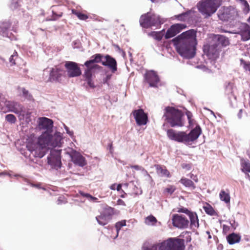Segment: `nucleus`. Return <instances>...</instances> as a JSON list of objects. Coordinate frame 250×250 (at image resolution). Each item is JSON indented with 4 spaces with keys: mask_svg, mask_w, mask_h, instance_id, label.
Returning <instances> with one entry per match:
<instances>
[{
    "mask_svg": "<svg viewBox=\"0 0 250 250\" xmlns=\"http://www.w3.org/2000/svg\"><path fill=\"white\" fill-rule=\"evenodd\" d=\"M228 9L224 8L219 10L218 16L220 20L222 21H227L229 18V14L227 13Z\"/></svg>",
    "mask_w": 250,
    "mask_h": 250,
    "instance_id": "nucleus-30",
    "label": "nucleus"
},
{
    "mask_svg": "<svg viewBox=\"0 0 250 250\" xmlns=\"http://www.w3.org/2000/svg\"><path fill=\"white\" fill-rule=\"evenodd\" d=\"M176 35V33L174 32L171 26H170V27L167 30L165 37L166 39H168L175 36Z\"/></svg>",
    "mask_w": 250,
    "mask_h": 250,
    "instance_id": "nucleus-39",
    "label": "nucleus"
},
{
    "mask_svg": "<svg viewBox=\"0 0 250 250\" xmlns=\"http://www.w3.org/2000/svg\"><path fill=\"white\" fill-rule=\"evenodd\" d=\"M175 188L173 186H169L165 189V191L167 193L171 194L175 190Z\"/></svg>",
    "mask_w": 250,
    "mask_h": 250,
    "instance_id": "nucleus-45",
    "label": "nucleus"
},
{
    "mask_svg": "<svg viewBox=\"0 0 250 250\" xmlns=\"http://www.w3.org/2000/svg\"><path fill=\"white\" fill-rule=\"evenodd\" d=\"M61 151V149H51L47 157L48 164L54 167H60L62 165Z\"/></svg>",
    "mask_w": 250,
    "mask_h": 250,
    "instance_id": "nucleus-8",
    "label": "nucleus"
},
{
    "mask_svg": "<svg viewBox=\"0 0 250 250\" xmlns=\"http://www.w3.org/2000/svg\"><path fill=\"white\" fill-rule=\"evenodd\" d=\"M129 167L135 169L136 170H141L142 169V167L138 165H130Z\"/></svg>",
    "mask_w": 250,
    "mask_h": 250,
    "instance_id": "nucleus-52",
    "label": "nucleus"
},
{
    "mask_svg": "<svg viewBox=\"0 0 250 250\" xmlns=\"http://www.w3.org/2000/svg\"><path fill=\"white\" fill-rule=\"evenodd\" d=\"M96 219L98 222V223L100 225L102 226H104L106 225L110 220L109 218H108L107 217L105 216L104 214H103L102 213H101L100 215L97 216L96 217Z\"/></svg>",
    "mask_w": 250,
    "mask_h": 250,
    "instance_id": "nucleus-28",
    "label": "nucleus"
},
{
    "mask_svg": "<svg viewBox=\"0 0 250 250\" xmlns=\"http://www.w3.org/2000/svg\"><path fill=\"white\" fill-rule=\"evenodd\" d=\"M221 0H202L197 4L198 11L206 18L212 16L221 5Z\"/></svg>",
    "mask_w": 250,
    "mask_h": 250,
    "instance_id": "nucleus-5",
    "label": "nucleus"
},
{
    "mask_svg": "<svg viewBox=\"0 0 250 250\" xmlns=\"http://www.w3.org/2000/svg\"><path fill=\"white\" fill-rule=\"evenodd\" d=\"M116 184H113V185H112L111 186L110 188H111V189H112V190H115V189H116Z\"/></svg>",
    "mask_w": 250,
    "mask_h": 250,
    "instance_id": "nucleus-58",
    "label": "nucleus"
},
{
    "mask_svg": "<svg viewBox=\"0 0 250 250\" xmlns=\"http://www.w3.org/2000/svg\"><path fill=\"white\" fill-rule=\"evenodd\" d=\"M151 0L152 2H154L155 1V0Z\"/></svg>",
    "mask_w": 250,
    "mask_h": 250,
    "instance_id": "nucleus-62",
    "label": "nucleus"
},
{
    "mask_svg": "<svg viewBox=\"0 0 250 250\" xmlns=\"http://www.w3.org/2000/svg\"><path fill=\"white\" fill-rule=\"evenodd\" d=\"M11 23L9 21L0 22V34L5 33L11 27Z\"/></svg>",
    "mask_w": 250,
    "mask_h": 250,
    "instance_id": "nucleus-29",
    "label": "nucleus"
},
{
    "mask_svg": "<svg viewBox=\"0 0 250 250\" xmlns=\"http://www.w3.org/2000/svg\"><path fill=\"white\" fill-rule=\"evenodd\" d=\"M86 197L90 196V195L89 194H86Z\"/></svg>",
    "mask_w": 250,
    "mask_h": 250,
    "instance_id": "nucleus-61",
    "label": "nucleus"
},
{
    "mask_svg": "<svg viewBox=\"0 0 250 250\" xmlns=\"http://www.w3.org/2000/svg\"><path fill=\"white\" fill-rule=\"evenodd\" d=\"M105 61L102 62V64L105 66H107L112 71L115 73L117 70V63L116 60L111 57L109 55L104 56Z\"/></svg>",
    "mask_w": 250,
    "mask_h": 250,
    "instance_id": "nucleus-19",
    "label": "nucleus"
},
{
    "mask_svg": "<svg viewBox=\"0 0 250 250\" xmlns=\"http://www.w3.org/2000/svg\"><path fill=\"white\" fill-rule=\"evenodd\" d=\"M104 57L101 54H96L91 57L92 59L86 61L84 65L86 68L84 70L83 77L84 81L87 82L88 86L91 88H95V85L93 81V76L95 74L96 69H100L101 66L95 63L101 62L103 61V59Z\"/></svg>",
    "mask_w": 250,
    "mask_h": 250,
    "instance_id": "nucleus-3",
    "label": "nucleus"
},
{
    "mask_svg": "<svg viewBox=\"0 0 250 250\" xmlns=\"http://www.w3.org/2000/svg\"><path fill=\"white\" fill-rule=\"evenodd\" d=\"M195 121L193 119H191L190 121H188L189 125L190 126H192L194 125Z\"/></svg>",
    "mask_w": 250,
    "mask_h": 250,
    "instance_id": "nucleus-53",
    "label": "nucleus"
},
{
    "mask_svg": "<svg viewBox=\"0 0 250 250\" xmlns=\"http://www.w3.org/2000/svg\"><path fill=\"white\" fill-rule=\"evenodd\" d=\"M177 211L179 213H184L187 215L190 219V225L191 228H198L199 226V220L197 213L188 210L187 208L181 207L177 208Z\"/></svg>",
    "mask_w": 250,
    "mask_h": 250,
    "instance_id": "nucleus-13",
    "label": "nucleus"
},
{
    "mask_svg": "<svg viewBox=\"0 0 250 250\" xmlns=\"http://www.w3.org/2000/svg\"><path fill=\"white\" fill-rule=\"evenodd\" d=\"M179 182L186 188H189L191 190H194L196 188L195 185L191 179L185 177H182L180 180Z\"/></svg>",
    "mask_w": 250,
    "mask_h": 250,
    "instance_id": "nucleus-25",
    "label": "nucleus"
},
{
    "mask_svg": "<svg viewBox=\"0 0 250 250\" xmlns=\"http://www.w3.org/2000/svg\"><path fill=\"white\" fill-rule=\"evenodd\" d=\"M163 23L160 16L147 13L142 15L140 19V25L144 28H148L152 26H158Z\"/></svg>",
    "mask_w": 250,
    "mask_h": 250,
    "instance_id": "nucleus-6",
    "label": "nucleus"
},
{
    "mask_svg": "<svg viewBox=\"0 0 250 250\" xmlns=\"http://www.w3.org/2000/svg\"><path fill=\"white\" fill-rule=\"evenodd\" d=\"M184 240L170 238L161 243L159 250H184Z\"/></svg>",
    "mask_w": 250,
    "mask_h": 250,
    "instance_id": "nucleus-7",
    "label": "nucleus"
},
{
    "mask_svg": "<svg viewBox=\"0 0 250 250\" xmlns=\"http://www.w3.org/2000/svg\"><path fill=\"white\" fill-rule=\"evenodd\" d=\"M5 120L10 124H15L17 121L16 117L13 114L6 115Z\"/></svg>",
    "mask_w": 250,
    "mask_h": 250,
    "instance_id": "nucleus-40",
    "label": "nucleus"
},
{
    "mask_svg": "<svg viewBox=\"0 0 250 250\" xmlns=\"http://www.w3.org/2000/svg\"><path fill=\"white\" fill-rule=\"evenodd\" d=\"M20 0H15L14 1H12L11 3V7L13 9H16L18 8L21 6V4L19 3Z\"/></svg>",
    "mask_w": 250,
    "mask_h": 250,
    "instance_id": "nucleus-44",
    "label": "nucleus"
},
{
    "mask_svg": "<svg viewBox=\"0 0 250 250\" xmlns=\"http://www.w3.org/2000/svg\"><path fill=\"white\" fill-rule=\"evenodd\" d=\"M186 114L187 116V118H188V121H190V120L191 119H192L193 115L191 112H190L189 111H187L186 112Z\"/></svg>",
    "mask_w": 250,
    "mask_h": 250,
    "instance_id": "nucleus-51",
    "label": "nucleus"
},
{
    "mask_svg": "<svg viewBox=\"0 0 250 250\" xmlns=\"http://www.w3.org/2000/svg\"><path fill=\"white\" fill-rule=\"evenodd\" d=\"M12 111H13L14 113H18V112H17V111H16L14 110H13Z\"/></svg>",
    "mask_w": 250,
    "mask_h": 250,
    "instance_id": "nucleus-60",
    "label": "nucleus"
},
{
    "mask_svg": "<svg viewBox=\"0 0 250 250\" xmlns=\"http://www.w3.org/2000/svg\"><path fill=\"white\" fill-rule=\"evenodd\" d=\"M151 35L155 40L158 41H161L163 37V34L161 32H153Z\"/></svg>",
    "mask_w": 250,
    "mask_h": 250,
    "instance_id": "nucleus-41",
    "label": "nucleus"
},
{
    "mask_svg": "<svg viewBox=\"0 0 250 250\" xmlns=\"http://www.w3.org/2000/svg\"><path fill=\"white\" fill-rule=\"evenodd\" d=\"M212 42L220 47L221 49L223 47H226L229 44V39L225 36L221 35H215L212 39Z\"/></svg>",
    "mask_w": 250,
    "mask_h": 250,
    "instance_id": "nucleus-21",
    "label": "nucleus"
},
{
    "mask_svg": "<svg viewBox=\"0 0 250 250\" xmlns=\"http://www.w3.org/2000/svg\"><path fill=\"white\" fill-rule=\"evenodd\" d=\"M116 189H117L118 191H120L122 189V185L121 184H118L116 185Z\"/></svg>",
    "mask_w": 250,
    "mask_h": 250,
    "instance_id": "nucleus-54",
    "label": "nucleus"
},
{
    "mask_svg": "<svg viewBox=\"0 0 250 250\" xmlns=\"http://www.w3.org/2000/svg\"><path fill=\"white\" fill-rule=\"evenodd\" d=\"M114 208L110 207H107L104 209L102 213L111 219L112 216L114 214Z\"/></svg>",
    "mask_w": 250,
    "mask_h": 250,
    "instance_id": "nucleus-34",
    "label": "nucleus"
},
{
    "mask_svg": "<svg viewBox=\"0 0 250 250\" xmlns=\"http://www.w3.org/2000/svg\"><path fill=\"white\" fill-rule=\"evenodd\" d=\"M241 170L246 173L249 179H250V161L248 160H245L243 158L241 159Z\"/></svg>",
    "mask_w": 250,
    "mask_h": 250,
    "instance_id": "nucleus-22",
    "label": "nucleus"
},
{
    "mask_svg": "<svg viewBox=\"0 0 250 250\" xmlns=\"http://www.w3.org/2000/svg\"><path fill=\"white\" fill-rule=\"evenodd\" d=\"M67 76L69 78L80 76L82 74L81 70L78 63L74 62H66L65 65Z\"/></svg>",
    "mask_w": 250,
    "mask_h": 250,
    "instance_id": "nucleus-11",
    "label": "nucleus"
},
{
    "mask_svg": "<svg viewBox=\"0 0 250 250\" xmlns=\"http://www.w3.org/2000/svg\"><path fill=\"white\" fill-rule=\"evenodd\" d=\"M192 164L191 163H183L181 165V167L183 169H185L187 170H189L191 169L192 167Z\"/></svg>",
    "mask_w": 250,
    "mask_h": 250,
    "instance_id": "nucleus-46",
    "label": "nucleus"
},
{
    "mask_svg": "<svg viewBox=\"0 0 250 250\" xmlns=\"http://www.w3.org/2000/svg\"><path fill=\"white\" fill-rule=\"evenodd\" d=\"M227 239L229 244L232 245L239 242L241 240V236L239 234L232 233L227 236Z\"/></svg>",
    "mask_w": 250,
    "mask_h": 250,
    "instance_id": "nucleus-27",
    "label": "nucleus"
},
{
    "mask_svg": "<svg viewBox=\"0 0 250 250\" xmlns=\"http://www.w3.org/2000/svg\"><path fill=\"white\" fill-rule=\"evenodd\" d=\"M183 112L174 107L167 106L165 109L164 117L172 127H182L184 125Z\"/></svg>",
    "mask_w": 250,
    "mask_h": 250,
    "instance_id": "nucleus-4",
    "label": "nucleus"
},
{
    "mask_svg": "<svg viewBox=\"0 0 250 250\" xmlns=\"http://www.w3.org/2000/svg\"><path fill=\"white\" fill-rule=\"evenodd\" d=\"M64 71L63 69L55 66L52 68L49 74V80L50 82H57L61 83L62 77L63 75Z\"/></svg>",
    "mask_w": 250,
    "mask_h": 250,
    "instance_id": "nucleus-17",
    "label": "nucleus"
},
{
    "mask_svg": "<svg viewBox=\"0 0 250 250\" xmlns=\"http://www.w3.org/2000/svg\"><path fill=\"white\" fill-rule=\"evenodd\" d=\"M157 219L152 215H150L145 218V222L147 225H155L157 223Z\"/></svg>",
    "mask_w": 250,
    "mask_h": 250,
    "instance_id": "nucleus-32",
    "label": "nucleus"
},
{
    "mask_svg": "<svg viewBox=\"0 0 250 250\" xmlns=\"http://www.w3.org/2000/svg\"><path fill=\"white\" fill-rule=\"evenodd\" d=\"M189 13L190 12H184L182 14L176 15L175 17L178 20L184 21L188 18V15Z\"/></svg>",
    "mask_w": 250,
    "mask_h": 250,
    "instance_id": "nucleus-36",
    "label": "nucleus"
},
{
    "mask_svg": "<svg viewBox=\"0 0 250 250\" xmlns=\"http://www.w3.org/2000/svg\"><path fill=\"white\" fill-rule=\"evenodd\" d=\"M219 197L221 201L224 202L226 204L230 203V197L229 192L228 189L225 191L223 189L221 190L219 193Z\"/></svg>",
    "mask_w": 250,
    "mask_h": 250,
    "instance_id": "nucleus-26",
    "label": "nucleus"
},
{
    "mask_svg": "<svg viewBox=\"0 0 250 250\" xmlns=\"http://www.w3.org/2000/svg\"><path fill=\"white\" fill-rule=\"evenodd\" d=\"M201 133L202 129L199 125H196L188 133L186 131L176 132L173 129H169L167 131V136L169 139L187 145L196 141Z\"/></svg>",
    "mask_w": 250,
    "mask_h": 250,
    "instance_id": "nucleus-2",
    "label": "nucleus"
},
{
    "mask_svg": "<svg viewBox=\"0 0 250 250\" xmlns=\"http://www.w3.org/2000/svg\"><path fill=\"white\" fill-rule=\"evenodd\" d=\"M108 146L109 147V150H110V152H111L113 150L112 143H110L108 145Z\"/></svg>",
    "mask_w": 250,
    "mask_h": 250,
    "instance_id": "nucleus-57",
    "label": "nucleus"
},
{
    "mask_svg": "<svg viewBox=\"0 0 250 250\" xmlns=\"http://www.w3.org/2000/svg\"><path fill=\"white\" fill-rule=\"evenodd\" d=\"M221 50V47L212 41L210 45H206L204 46V52L209 58L212 59L218 58Z\"/></svg>",
    "mask_w": 250,
    "mask_h": 250,
    "instance_id": "nucleus-10",
    "label": "nucleus"
},
{
    "mask_svg": "<svg viewBox=\"0 0 250 250\" xmlns=\"http://www.w3.org/2000/svg\"><path fill=\"white\" fill-rule=\"evenodd\" d=\"M26 146L28 150H29L36 157L42 158L46 154V147L38 143L28 142Z\"/></svg>",
    "mask_w": 250,
    "mask_h": 250,
    "instance_id": "nucleus-9",
    "label": "nucleus"
},
{
    "mask_svg": "<svg viewBox=\"0 0 250 250\" xmlns=\"http://www.w3.org/2000/svg\"><path fill=\"white\" fill-rule=\"evenodd\" d=\"M12 1H14L15 0H11Z\"/></svg>",
    "mask_w": 250,
    "mask_h": 250,
    "instance_id": "nucleus-63",
    "label": "nucleus"
},
{
    "mask_svg": "<svg viewBox=\"0 0 250 250\" xmlns=\"http://www.w3.org/2000/svg\"><path fill=\"white\" fill-rule=\"evenodd\" d=\"M145 82L147 83L150 87H157L160 79L156 72L153 70L147 71L145 75Z\"/></svg>",
    "mask_w": 250,
    "mask_h": 250,
    "instance_id": "nucleus-14",
    "label": "nucleus"
},
{
    "mask_svg": "<svg viewBox=\"0 0 250 250\" xmlns=\"http://www.w3.org/2000/svg\"><path fill=\"white\" fill-rule=\"evenodd\" d=\"M244 2V5L245 6V11L247 12H248L250 11V6L247 0H242Z\"/></svg>",
    "mask_w": 250,
    "mask_h": 250,
    "instance_id": "nucleus-50",
    "label": "nucleus"
},
{
    "mask_svg": "<svg viewBox=\"0 0 250 250\" xmlns=\"http://www.w3.org/2000/svg\"><path fill=\"white\" fill-rule=\"evenodd\" d=\"M176 34L180 33L182 30L186 27L184 24L176 23L171 26Z\"/></svg>",
    "mask_w": 250,
    "mask_h": 250,
    "instance_id": "nucleus-33",
    "label": "nucleus"
},
{
    "mask_svg": "<svg viewBox=\"0 0 250 250\" xmlns=\"http://www.w3.org/2000/svg\"><path fill=\"white\" fill-rule=\"evenodd\" d=\"M173 225L179 229H186L188 227L189 221L183 214H174L172 215Z\"/></svg>",
    "mask_w": 250,
    "mask_h": 250,
    "instance_id": "nucleus-12",
    "label": "nucleus"
},
{
    "mask_svg": "<svg viewBox=\"0 0 250 250\" xmlns=\"http://www.w3.org/2000/svg\"><path fill=\"white\" fill-rule=\"evenodd\" d=\"M71 160L73 163L80 167H83L86 165L85 159L79 152L74 151L71 154Z\"/></svg>",
    "mask_w": 250,
    "mask_h": 250,
    "instance_id": "nucleus-20",
    "label": "nucleus"
},
{
    "mask_svg": "<svg viewBox=\"0 0 250 250\" xmlns=\"http://www.w3.org/2000/svg\"><path fill=\"white\" fill-rule=\"evenodd\" d=\"M72 13L76 15L81 20L85 21L88 18V15L75 9L72 10Z\"/></svg>",
    "mask_w": 250,
    "mask_h": 250,
    "instance_id": "nucleus-31",
    "label": "nucleus"
},
{
    "mask_svg": "<svg viewBox=\"0 0 250 250\" xmlns=\"http://www.w3.org/2000/svg\"><path fill=\"white\" fill-rule=\"evenodd\" d=\"M52 135L51 133L44 132L38 138V144L46 147L49 146H53L51 143Z\"/></svg>",
    "mask_w": 250,
    "mask_h": 250,
    "instance_id": "nucleus-18",
    "label": "nucleus"
},
{
    "mask_svg": "<svg viewBox=\"0 0 250 250\" xmlns=\"http://www.w3.org/2000/svg\"><path fill=\"white\" fill-rule=\"evenodd\" d=\"M126 225V221L125 220H122L121 221L118 222L116 223L115 228L116 229V230L117 233L119 231L122 227L125 226Z\"/></svg>",
    "mask_w": 250,
    "mask_h": 250,
    "instance_id": "nucleus-42",
    "label": "nucleus"
},
{
    "mask_svg": "<svg viewBox=\"0 0 250 250\" xmlns=\"http://www.w3.org/2000/svg\"><path fill=\"white\" fill-rule=\"evenodd\" d=\"M23 96L26 99L29 101L33 100V98L32 95L29 93V91L24 88H21Z\"/></svg>",
    "mask_w": 250,
    "mask_h": 250,
    "instance_id": "nucleus-38",
    "label": "nucleus"
},
{
    "mask_svg": "<svg viewBox=\"0 0 250 250\" xmlns=\"http://www.w3.org/2000/svg\"><path fill=\"white\" fill-rule=\"evenodd\" d=\"M188 176L191 179H192L196 183L198 182V178L197 175H194L193 173L191 172L189 174Z\"/></svg>",
    "mask_w": 250,
    "mask_h": 250,
    "instance_id": "nucleus-49",
    "label": "nucleus"
},
{
    "mask_svg": "<svg viewBox=\"0 0 250 250\" xmlns=\"http://www.w3.org/2000/svg\"><path fill=\"white\" fill-rule=\"evenodd\" d=\"M117 202L118 204L119 205H125V202L121 199H119Z\"/></svg>",
    "mask_w": 250,
    "mask_h": 250,
    "instance_id": "nucleus-55",
    "label": "nucleus"
},
{
    "mask_svg": "<svg viewBox=\"0 0 250 250\" xmlns=\"http://www.w3.org/2000/svg\"><path fill=\"white\" fill-rule=\"evenodd\" d=\"M53 122L52 120L46 117H40L38 119V128L44 132L51 133L52 131Z\"/></svg>",
    "mask_w": 250,
    "mask_h": 250,
    "instance_id": "nucleus-16",
    "label": "nucleus"
},
{
    "mask_svg": "<svg viewBox=\"0 0 250 250\" xmlns=\"http://www.w3.org/2000/svg\"><path fill=\"white\" fill-rule=\"evenodd\" d=\"M241 62L245 71H248L250 74V62L244 61L243 60H241Z\"/></svg>",
    "mask_w": 250,
    "mask_h": 250,
    "instance_id": "nucleus-43",
    "label": "nucleus"
},
{
    "mask_svg": "<svg viewBox=\"0 0 250 250\" xmlns=\"http://www.w3.org/2000/svg\"><path fill=\"white\" fill-rule=\"evenodd\" d=\"M62 13H61L60 14L58 15L57 16L58 18H60L62 16Z\"/></svg>",
    "mask_w": 250,
    "mask_h": 250,
    "instance_id": "nucleus-59",
    "label": "nucleus"
},
{
    "mask_svg": "<svg viewBox=\"0 0 250 250\" xmlns=\"http://www.w3.org/2000/svg\"><path fill=\"white\" fill-rule=\"evenodd\" d=\"M230 227L227 225H223V232L225 234H227L230 230Z\"/></svg>",
    "mask_w": 250,
    "mask_h": 250,
    "instance_id": "nucleus-47",
    "label": "nucleus"
},
{
    "mask_svg": "<svg viewBox=\"0 0 250 250\" xmlns=\"http://www.w3.org/2000/svg\"><path fill=\"white\" fill-rule=\"evenodd\" d=\"M203 208L206 213L210 215H214L215 213V211L213 208L208 204L204 206Z\"/></svg>",
    "mask_w": 250,
    "mask_h": 250,
    "instance_id": "nucleus-35",
    "label": "nucleus"
},
{
    "mask_svg": "<svg viewBox=\"0 0 250 250\" xmlns=\"http://www.w3.org/2000/svg\"><path fill=\"white\" fill-rule=\"evenodd\" d=\"M157 172L161 174V176L169 178L170 177V174L169 171L166 168V167L160 165H155L154 166Z\"/></svg>",
    "mask_w": 250,
    "mask_h": 250,
    "instance_id": "nucleus-24",
    "label": "nucleus"
},
{
    "mask_svg": "<svg viewBox=\"0 0 250 250\" xmlns=\"http://www.w3.org/2000/svg\"><path fill=\"white\" fill-rule=\"evenodd\" d=\"M242 40L247 41L250 39V25L244 24L243 28L241 30Z\"/></svg>",
    "mask_w": 250,
    "mask_h": 250,
    "instance_id": "nucleus-23",
    "label": "nucleus"
},
{
    "mask_svg": "<svg viewBox=\"0 0 250 250\" xmlns=\"http://www.w3.org/2000/svg\"><path fill=\"white\" fill-rule=\"evenodd\" d=\"M17 55V53L16 52H15L13 54H12L10 59H9V61L10 62V63L13 65V64H15L16 63H15V59H14V57H16Z\"/></svg>",
    "mask_w": 250,
    "mask_h": 250,
    "instance_id": "nucleus-48",
    "label": "nucleus"
},
{
    "mask_svg": "<svg viewBox=\"0 0 250 250\" xmlns=\"http://www.w3.org/2000/svg\"><path fill=\"white\" fill-rule=\"evenodd\" d=\"M132 114H133L136 124L138 125H145L147 124L148 121L147 115L144 112L142 109L134 110L133 111Z\"/></svg>",
    "mask_w": 250,
    "mask_h": 250,
    "instance_id": "nucleus-15",
    "label": "nucleus"
},
{
    "mask_svg": "<svg viewBox=\"0 0 250 250\" xmlns=\"http://www.w3.org/2000/svg\"><path fill=\"white\" fill-rule=\"evenodd\" d=\"M172 42L176 50L182 57L191 59L195 55L196 32L189 30L176 37Z\"/></svg>",
    "mask_w": 250,
    "mask_h": 250,
    "instance_id": "nucleus-1",
    "label": "nucleus"
},
{
    "mask_svg": "<svg viewBox=\"0 0 250 250\" xmlns=\"http://www.w3.org/2000/svg\"><path fill=\"white\" fill-rule=\"evenodd\" d=\"M158 245L157 244H150L148 243H145L143 246V250H157Z\"/></svg>",
    "mask_w": 250,
    "mask_h": 250,
    "instance_id": "nucleus-37",
    "label": "nucleus"
},
{
    "mask_svg": "<svg viewBox=\"0 0 250 250\" xmlns=\"http://www.w3.org/2000/svg\"><path fill=\"white\" fill-rule=\"evenodd\" d=\"M242 112H243V109H240L239 111V113L238 114V116L239 118H242Z\"/></svg>",
    "mask_w": 250,
    "mask_h": 250,
    "instance_id": "nucleus-56",
    "label": "nucleus"
}]
</instances>
